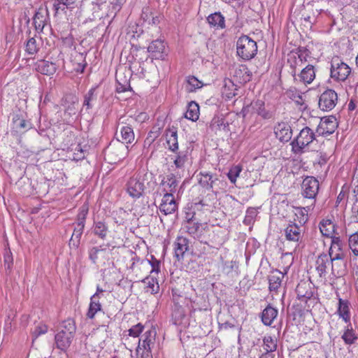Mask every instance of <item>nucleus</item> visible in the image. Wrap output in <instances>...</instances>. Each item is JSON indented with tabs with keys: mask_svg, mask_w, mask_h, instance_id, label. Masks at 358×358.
<instances>
[{
	"mask_svg": "<svg viewBox=\"0 0 358 358\" xmlns=\"http://www.w3.org/2000/svg\"><path fill=\"white\" fill-rule=\"evenodd\" d=\"M76 331L75 321L71 318L63 321L60 324L59 331L55 335L57 348L66 350L71 345Z\"/></svg>",
	"mask_w": 358,
	"mask_h": 358,
	"instance_id": "f257e3e1",
	"label": "nucleus"
},
{
	"mask_svg": "<svg viewBox=\"0 0 358 358\" xmlns=\"http://www.w3.org/2000/svg\"><path fill=\"white\" fill-rule=\"evenodd\" d=\"M113 246L111 248L107 243L99 246H94L88 250L89 259L98 266H104L112 262L117 255Z\"/></svg>",
	"mask_w": 358,
	"mask_h": 358,
	"instance_id": "f03ea898",
	"label": "nucleus"
},
{
	"mask_svg": "<svg viewBox=\"0 0 358 358\" xmlns=\"http://www.w3.org/2000/svg\"><path fill=\"white\" fill-rule=\"evenodd\" d=\"M157 336L155 328L151 327L145 331L138 338V346L136 350L137 358H152V348H153Z\"/></svg>",
	"mask_w": 358,
	"mask_h": 358,
	"instance_id": "7ed1b4c3",
	"label": "nucleus"
},
{
	"mask_svg": "<svg viewBox=\"0 0 358 358\" xmlns=\"http://www.w3.org/2000/svg\"><path fill=\"white\" fill-rule=\"evenodd\" d=\"M315 140V134L308 127L302 129L297 136L292 141V150L296 155H301L308 150V148Z\"/></svg>",
	"mask_w": 358,
	"mask_h": 358,
	"instance_id": "20e7f679",
	"label": "nucleus"
},
{
	"mask_svg": "<svg viewBox=\"0 0 358 358\" xmlns=\"http://www.w3.org/2000/svg\"><path fill=\"white\" fill-rule=\"evenodd\" d=\"M236 53L243 60L252 59L257 53V42L247 35H242L236 41Z\"/></svg>",
	"mask_w": 358,
	"mask_h": 358,
	"instance_id": "39448f33",
	"label": "nucleus"
},
{
	"mask_svg": "<svg viewBox=\"0 0 358 358\" xmlns=\"http://www.w3.org/2000/svg\"><path fill=\"white\" fill-rule=\"evenodd\" d=\"M160 262L153 256L151 260H143L134 264L132 271L138 280L143 278L148 273L158 274L159 271Z\"/></svg>",
	"mask_w": 358,
	"mask_h": 358,
	"instance_id": "423d86ee",
	"label": "nucleus"
},
{
	"mask_svg": "<svg viewBox=\"0 0 358 358\" xmlns=\"http://www.w3.org/2000/svg\"><path fill=\"white\" fill-rule=\"evenodd\" d=\"M351 69L342 62L339 57L332 59L331 64V77L338 81H345L349 76Z\"/></svg>",
	"mask_w": 358,
	"mask_h": 358,
	"instance_id": "0eeeda50",
	"label": "nucleus"
},
{
	"mask_svg": "<svg viewBox=\"0 0 358 358\" xmlns=\"http://www.w3.org/2000/svg\"><path fill=\"white\" fill-rule=\"evenodd\" d=\"M241 113L243 117L257 113L265 120L271 119L273 116L272 113L265 108L264 102L259 99L243 106Z\"/></svg>",
	"mask_w": 358,
	"mask_h": 358,
	"instance_id": "6e6552de",
	"label": "nucleus"
},
{
	"mask_svg": "<svg viewBox=\"0 0 358 358\" xmlns=\"http://www.w3.org/2000/svg\"><path fill=\"white\" fill-rule=\"evenodd\" d=\"M301 190L302 195L305 198L309 199L311 203L313 201L315 202V196L317 194L319 190L318 180L313 176L306 177L303 180L301 185Z\"/></svg>",
	"mask_w": 358,
	"mask_h": 358,
	"instance_id": "1a4fd4ad",
	"label": "nucleus"
},
{
	"mask_svg": "<svg viewBox=\"0 0 358 358\" xmlns=\"http://www.w3.org/2000/svg\"><path fill=\"white\" fill-rule=\"evenodd\" d=\"M337 101V93L333 90L328 89L320 96L319 108L323 111H330L336 106Z\"/></svg>",
	"mask_w": 358,
	"mask_h": 358,
	"instance_id": "9d476101",
	"label": "nucleus"
},
{
	"mask_svg": "<svg viewBox=\"0 0 358 358\" xmlns=\"http://www.w3.org/2000/svg\"><path fill=\"white\" fill-rule=\"evenodd\" d=\"M338 127L337 120L334 116L322 118L317 127L316 132L319 135L329 136L332 134Z\"/></svg>",
	"mask_w": 358,
	"mask_h": 358,
	"instance_id": "9b49d317",
	"label": "nucleus"
},
{
	"mask_svg": "<svg viewBox=\"0 0 358 358\" xmlns=\"http://www.w3.org/2000/svg\"><path fill=\"white\" fill-rule=\"evenodd\" d=\"M108 236L112 238L111 241H108L107 244L112 248L113 246H117L114 248V251L119 254L118 250L124 246L125 238V234L119 225H117L116 229L109 231Z\"/></svg>",
	"mask_w": 358,
	"mask_h": 358,
	"instance_id": "f8f14e48",
	"label": "nucleus"
},
{
	"mask_svg": "<svg viewBox=\"0 0 358 358\" xmlns=\"http://www.w3.org/2000/svg\"><path fill=\"white\" fill-rule=\"evenodd\" d=\"M118 128L120 129V134L116 132V136L117 141H121V144L131 143L135 140V135L131 126L128 124L126 125L118 123Z\"/></svg>",
	"mask_w": 358,
	"mask_h": 358,
	"instance_id": "ddd939ff",
	"label": "nucleus"
},
{
	"mask_svg": "<svg viewBox=\"0 0 358 358\" xmlns=\"http://www.w3.org/2000/svg\"><path fill=\"white\" fill-rule=\"evenodd\" d=\"M296 292L298 299L304 303H307L313 296V289L307 281L302 280L296 286Z\"/></svg>",
	"mask_w": 358,
	"mask_h": 358,
	"instance_id": "4468645a",
	"label": "nucleus"
},
{
	"mask_svg": "<svg viewBox=\"0 0 358 358\" xmlns=\"http://www.w3.org/2000/svg\"><path fill=\"white\" fill-rule=\"evenodd\" d=\"M329 257L331 262L343 260L345 255L342 248V243L340 238H336L331 241V246L329 251Z\"/></svg>",
	"mask_w": 358,
	"mask_h": 358,
	"instance_id": "2eb2a0df",
	"label": "nucleus"
},
{
	"mask_svg": "<svg viewBox=\"0 0 358 358\" xmlns=\"http://www.w3.org/2000/svg\"><path fill=\"white\" fill-rule=\"evenodd\" d=\"M179 182V178L175 174L169 173L164 177L160 185L163 187L164 193L173 194L178 190Z\"/></svg>",
	"mask_w": 358,
	"mask_h": 358,
	"instance_id": "dca6fc26",
	"label": "nucleus"
},
{
	"mask_svg": "<svg viewBox=\"0 0 358 358\" xmlns=\"http://www.w3.org/2000/svg\"><path fill=\"white\" fill-rule=\"evenodd\" d=\"M274 133L277 138L281 142H288L292 136V130L287 122H279L274 127Z\"/></svg>",
	"mask_w": 358,
	"mask_h": 358,
	"instance_id": "f3484780",
	"label": "nucleus"
},
{
	"mask_svg": "<svg viewBox=\"0 0 358 358\" xmlns=\"http://www.w3.org/2000/svg\"><path fill=\"white\" fill-rule=\"evenodd\" d=\"M127 149L128 148L124 145L117 143L116 144H110L106 152L110 159L116 162L124 158V154Z\"/></svg>",
	"mask_w": 358,
	"mask_h": 358,
	"instance_id": "a211bd4d",
	"label": "nucleus"
},
{
	"mask_svg": "<svg viewBox=\"0 0 358 358\" xmlns=\"http://www.w3.org/2000/svg\"><path fill=\"white\" fill-rule=\"evenodd\" d=\"M199 182L201 186L206 189H212L217 182L221 185V188H224L227 185L226 182L220 180L217 178H214L213 174L209 172L201 173Z\"/></svg>",
	"mask_w": 358,
	"mask_h": 358,
	"instance_id": "6ab92c4d",
	"label": "nucleus"
},
{
	"mask_svg": "<svg viewBox=\"0 0 358 358\" xmlns=\"http://www.w3.org/2000/svg\"><path fill=\"white\" fill-rule=\"evenodd\" d=\"M331 264V259L328 255L321 254L315 261V270L320 278H326L328 268Z\"/></svg>",
	"mask_w": 358,
	"mask_h": 358,
	"instance_id": "aec40b11",
	"label": "nucleus"
},
{
	"mask_svg": "<svg viewBox=\"0 0 358 358\" xmlns=\"http://www.w3.org/2000/svg\"><path fill=\"white\" fill-rule=\"evenodd\" d=\"M57 67L56 63L45 59L38 60L35 64L36 71L45 76H52L57 71Z\"/></svg>",
	"mask_w": 358,
	"mask_h": 358,
	"instance_id": "412c9836",
	"label": "nucleus"
},
{
	"mask_svg": "<svg viewBox=\"0 0 358 358\" xmlns=\"http://www.w3.org/2000/svg\"><path fill=\"white\" fill-rule=\"evenodd\" d=\"M127 191L133 198H139L144 190V185L139 179L131 178L127 185Z\"/></svg>",
	"mask_w": 358,
	"mask_h": 358,
	"instance_id": "4be33fe9",
	"label": "nucleus"
},
{
	"mask_svg": "<svg viewBox=\"0 0 358 358\" xmlns=\"http://www.w3.org/2000/svg\"><path fill=\"white\" fill-rule=\"evenodd\" d=\"M188 249V240L183 236H178L174 243V254L177 260L180 261L182 259Z\"/></svg>",
	"mask_w": 358,
	"mask_h": 358,
	"instance_id": "5701e85b",
	"label": "nucleus"
},
{
	"mask_svg": "<svg viewBox=\"0 0 358 358\" xmlns=\"http://www.w3.org/2000/svg\"><path fill=\"white\" fill-rule=\"evenodd\" d=\"M350 302L347 299H338L337 314L342 318L345 323L350 322L351 314L350 309Z\"/></svg>",
	"mask_w": 358,
	"mask_h": 358,
	"instance_id": "b1692460",
	"label": "nucleus"
},
{
	"mask_svg": "<svg viewBox=\"0 0 358 358\" xmlns=\"http://www.w3.org/2000/svg\"><path fill=\"white\" fill-rule=\"evenodd\" d=\"M166 141L169 149L172 152H176L178 150V131L176 128H169L165 131Z\"/></svg>",
	"mask_w": 358,
	"mask_h": 358,
	"instance_id": "393cba45",
	"label": "nucleus"
},
{
	"mask_svg": "<svg viewBox=\"0 0 358 358\" xmlns=\"http://www.w3.org/2000/svg\"><path fill=\"white\" fill-rule=\"evenodd\" d=\"M284 278V273L279 270L273 271L268 276L269 289L277 291L280 287Z\"/></svg>",
	"mask_w": 358,
	"mask_h": 358,
	"instance_id": "a878e982",
	"label": "nucleus"
},
{
	"mask_svg": "<svg viewBox=\"0 0 358 358\" xmlns=\"http://www.w3.org/2000/svg\"><path fill=\"white\" fill-rule=\"evenodd\" d=\"M299 80L304 84H310L315 78V69L314 66L308 64L304 67L299 74Z\"/></svg>",
	"mask_w": 358,
	"mask_h": 358,
	"instance_id": "bb28decb",
	"label": "nucleus"
},
{
	"mask_svg": "<svg viewBox=\"0 0 358 358\" xmlns=\"http://www.w3.org/2000/svg\"><path fill=\"white\" fill-rule=\"evenodd\" d=\"M158 274H151L150 276L143 279L145 285V292L150 294H157L159 291V285L157 279Z\"/></svg>",
	"mask_w": 358,
	"mask_h": 358,
	"instance_id": "cd10ccee",
	"label": "nucleus"
},
{
	"mask_svg": "<svg viewBox=\"0 0 358 358\" xmlns=\"http://www.w3.org/2000/svg\"><path fill=\"white\" fill-rule=\"evenodd\" d=\"M315 205V201H313L310 205L306 207H298L295 209V215L296 219H294L295 222H298L299 224H306L308 221V211Z\"/></svg>",
	"mask_w": 358,
	"mask_h": 358,
	"instance_id": "c85d7f7f",
	"label": "nucleus"
},
{
	"mask_svg": "<svg viewBox=\"0 0 358 358\" xmlns=\"http://www.w3.org/2000/svg\"><path fill=\"white\" fill-rule=\"evenodd\" d=\"M278 311L271 306H266L262 313V321L266 325L270 326L276 318Z\"/></svg>",
	"mask_w": 358,
	"mask_h": 358,
	"instance_id": "c756f323",
	"label": "nucleus"
},
{
	"mask_svg": "<svg viewBox=\"0 0 358 358\" xmlns=\"http://www.w3.org/2000/svg\"><path fill=\"white\" fill-rule=\"evenodd\" d=\"M78 104V100L76 99V101H71L67 106H66V108L63 115V120L69 124L73 120V117H75L78 112V108L76 106Z\"/></svg>",
	"mask_w": 358,
	"mask_h": 358,
	"instance_id": "7c9ffc66",
	"label": "nucleus"
},
{
	"mask_svg": "<svg viewBox=\"0 0 358 358\" xmlns=\"http://www.w3.org/2000/svg\"><path fill=\"white\" fill-rule=\"evenodd\" d=\"M165 44L161 40L153 41L148 46V50L156 57H162L165 52Z\"/></svg>",
	"mask_w": 358,
	"mask_h": 358,
	"instance_id": "2f4dec72",
	"label": "nucleus"
},
{
	"mask_svg": "<svg viewBox=\"0 0 358 358\" xmlns=\"http://www.w3.org/2000/svg\"><path fill=\"white\" fill-rule=\"evenodd\" d=\"M101 310V304L99 299H97V293L93 294L90 299V303L87 313V317L93 319L95 315Z\"/></svg>",
	"mask_w": 358,
	"mask_h": 358,
	"instance_id": "473e14b6",
	"label": "nucleus"
},
{
	"mask_svg": "<svg viewBox=\"0 0 358 358\" xmlns=\"http://www.w3.org/2000/svg\"><path fill=\"white\" fill-rule=\"evenodd\" d=\"M341 338L344 341L345 344L349 345L355 343V342L357 341L358 336L356 334L355 331L353 329L350 322L344 330Z\"/></svg>",
	"mask_w": 358,
	"mask_h": 358,
	"instance_id": "72a5a7b5",
	"label": "nucleus"
},
{
	"mask_svg": "<svg viewBox=\"0 0 358 358\" xmlns=\"http://www.w3.org/2000/svg\"><path fill=\"white\" fill-rule=\"evenodd\" d=\"M162 128L163 125L159 123L155 124L148 134V136L144 141V145H151V144L160 136Z\"/></svg>",
	"mask_w": 358,
	"mask_h": 358,
	"instance_id": "f704fd0d",
	"label": "nucleus"
},
{
	"mask_svg": "<svg viewBox=\"0 0 358 358\" xmlns=\"http://www.w3.org/2000/svg\"><path fill=\"white\" fill-rule=\"evenodd\" d=\"M287 97L293 100L295 103L300 106V109L303 110L306 108L304 106V99L302 94L299 92L296 88H290L286 92Z\"/></svg>",
	"mask_w": 358,
	"mask_h": 358,
	"instance_id": "c9c22d12",
	"label": "nucleus"
},
{
	"mask_svg": "<svg viewBox=\"0 0 358 358\" xmlns=\"http://www.w3.org/2000/svg\"><path fill=\"white\" fill-rule=\"evenodd\" d=\"M47 15L44 13L42 9H38L36 13L33 18V23L37 31H42L45 23H46Z\"/></svg>",
	"mask_w": 358,
	"mask_h": 358,
	"instance_id": "e433bc0d",
	"label": "nucleus"
},
{
	"mask_svg": "<svg viewBox=\"0 0 358 358\" xmlns=\"http://www.w3.org/2000/svg\"><path fill=\"white\" fill-rule=\"evenodd\" d=\"M199 117V106L195 101H191L187 106L185 117L192 121H196Z\"/></svg>",
	"mask_w": 358,
	"mask_h": 358,
	"instance_id": "4c0bfd02",
	"label": "nucleus"
},
{
	"mask_svg": "<svg viewBox=\"0 0 358 358\" xmlns=\"http://www.w3.org/2000/svg\"><path fill=\"white\" fill-rule=\"evenodd\" d=\"M338 225H320V230L323 236L330 238L331 241L340 238L337 231Z\"/></svg>",
	"mask_w": 358,
	"mask_h": 358,
	"instance_id": "58836bf2",
	"label": "nucleus"
},
{
	"mask_svg": "<svg viewBox=\"0 0 358 358\" xmlns=\"http://www.w3.org/2000/svg\"><path fill=\"white\" fill-rule=\"evenodd\" d=\"M301 230L299 225H288L285 229V236L287 240L298 241L301 236Z\"/></svg>",
	"mask_w": 358,
	"mask_h": 358,
	"instance_id": "ea45409f",
	"label": "nucleus"
},
{
	"mask_svg": "<svg viewBox=\"0 0 358 358\" xmlns=\"http://www.w3.org/2000/svg\"><path fill=\"white\" fill-rule=\"evenodd\" d=\"M144 325L140 322L133 325L130 329H128V334L124 335V339L125 341H127L129 339V336L133 338H140L144 330Z\"/></svg>",
	"mask_w": 358,
	"mask_h": 358,
	"instance_id": "a19ab883",
	"label": "nucleus"
},
{
	"mask_svg": "<svg viewBox=\"0 0 358 358\" xmlns=\"http://www.w3.org/2000/svg\"><path fill=\"white\" fill-rule=\"evenodd\" d=\"M263 349L264 351L275 352L277 349V340L271 336H265L263 338Z\"/></svg>",
	"mask_w": 358,
	"mask_h": 358,
	"instance_id": "79ce46f5",
	"label": "nucleus"
},
{
	"mask_svg": "<svg viewBox=\"0 0 358 358\" xmlns=\"http://www.w3.org/2000/svg\"><path fill=\"white\" fill-rule=\"evenodd\" d=\"M208 22L214 27L223 28L224 27V18L220 13L210 15L207 18Z\"/></svg>",
	"mask_w": 358,
	"mask_h": 358,
	"instance_id": "37998d69",
	"label": "nucleus"
},
{
	"mask_svg": "<svg viewBox=\"0 0 358 358\" xmlns=\"http://www.w3.org/2000/svg\"><path fill=\"white\" fill-rule=\"evenodd\" d=\"M203 86L202 83L194 76L187 78L186 84V90L189 92H194L196 90Z\"/></svg>",
	"mask_w": 358,
	"mask_h": 358,
	"instance_id": "c03bdc74",
	"label": "nucleus"
},
{
	"mask_svg": "<svg viewBox=\"0 0 358 358\" xmlns=\"http://www.w3.org/2000/svg\"><path fill=\"white\" fill-rule=\"evenodd\" d=\"M52 7L55 12V15L59 13H66L67 9L72 8L71 6L67 4V3L64 1L52 0Z\"/></svg>",
	"mask_w": 358,
	"mask_h": 358,
	"instance_id": "a18cd8bd",
	"label": "nucleus"
},
{
	"mask_svg": "<svg viewBox=\"0 0 358 358\" xmlns=\"http://www.w3.org/2000/svg\"><path fill=\"white\" fill-rule=\"evenodd\" d=\"M188 152L187 150L180 151L176 159H174V164L177 169H181L185 166V163L188 159Z\"/></svg>",
	"mask_w": 358,
	"mask_h": 358,
	"instance_id": "49530a36",
	"label": "nucleus"
},
{
	"mask_svg": "<svg viewBox=\"0 0 358 358\" xmlns=\"http://www.w3.org/2000/svg\"><path fill=\"white\" fill-rule=\"evenodd\" d=\"M258 211L255 208H250L246 211V215L244 219V224H252L255 222H259Z\"/></svg>",
	"mask_w": 358,
	"mask_h": 358,
	"instance_id": "de8ad7c7",
	"label": "nucleus"
},
{
	"mask_svg": "<svg viewBox=\"0 0 358 358\" xmlns=\"http://www.w3.org/2000/svg\"><path fill=\"white\" fill-rule=\"evenodd\" d=\"M13 123L18 131H27L31 128V123L20 117L14 118Z\"/></svg>",
	"mask_w": 358,
	"mask_h": 358,
	"instance_id": "09e8293b",
	"label": "nucleus"
},
{
	"mask_svg": "<svg viewBox=\"0 0 358 358\" xmlns=\"http://www.w3.org/2000/svg\"><path fill=\"white\" fill-rule=\"evenodd\" d=\"M340 261H341V262H339V263L336 262V261L334 262H331V272L334 276L339 277V276L343 275L345 273V264H344L343 260H340Z\"/></svg>",
	"mask_w": 358,
	"mask_h": 358,
	"instance_id": "8fccbe9b",
	"label": "nucleus"
},
{
	"mask_svg": "<svg viewBox=\"0 0 358 358\" xmlns=\"http://www.w3.org/2000/svg\"><path fill=\"white\" fill-rule=\"evenodd\" d=\"M242 171V167L240 165L232 166L227 173L228 178L231 183L235 184L237 178Z\"/></svg>",
	"mask_w": 358,
	"mask_h": 358,
	"instance_id": "3c124183",
	"label": "nucleus"
},
{
	"mask_svg": "<svg viewBox=\"0 0 358 358\" xmlns=\"http://www.w3.org/2000/svg\"><path fill=\"white\" fill-rule=\"evenodd\" d=\"M122 78L120 76L116 75V81H117V87L116 90L117 92H124L127 91L131 87L129 81L127 79H124L122 82H121Z\"/></svg>",
	"mask_w": 358,
	"mask_h": 358,
	"instance_id": "603ef678",
	"label": "nucleus"
},
{
	"mask_svg": "<svg viewBox=\"0 0 358 358\" xmlns=\"http://www.w3.org/2000/svg\"><path fill=\"white\" fill-rule=\"evenodd\" d=\"M96 99V96L95 94V88H92L85 95L83 106H86L87 109L92 108V105L91 102L94 101Z\"/></svg>",
	"mask_w": 358,
	"mask_h": 358,
	"instance_id": "864d4df0",
	"label": "nucleus"
},
{
	"mask_svg": "<svg viewBox=\"0 0 358 358\" xmlns=\"http://www.w3.org/2000/svg\"><path fill=\"white\" fill-rule=\"evenodd\" d=\"M349 247L355 256H358V231L349 238Z\"/></svg>",
	"mask_w": 358,
	"mask_h": 358,
	"instance_id": "5fc2aeb1",
	"label": "nucleus"
},
{
	"mask_svg": "<svg viewBox=\"0 0 358 358\" xmlns=\"http://www.w3.org/2000/svg\"><path fill=\"white\" fill-rule=\"evenodd\" d=\"M39 50L38 45L36 43V40L34 38H30L26 43V52L29 55H34Z\"/></svg>",
	"mask_w": 358,
	"mask_h": 358,
	"instance_id": "6e6d98bb",
	"label": "nucleus"
},
{
	"mask_svg": "<svg viewBox=\"0 0 358 358\" xmlns=\"http://www.w3.org/2000/svg\"><path fill=\"white\" fill-rule=\"evenodd\" d=\"M172 317L175 324H181L183 319L185 317L184 310L180 307L177 308L176 309L174 310Z\"/></svg>",
	"mask_w": 358,
	"mask_h": 358,
	"instance_id": "4d7b16f0",
	"label": "nucleus"
},
{
	"mask_svg": "<svg viewBox=\"0 0 358 358\" xmlns=\"http://www.w3.org/2000/svg\"><path fill=\"white\" fill-rule=\"evenodd\" d=\"M177 209L176 203H161L159 206L160 212L164 215L174 213Z\"/></svg>",
	"mask_w": 358,
	"mask_h": 358,
	"instance_id": "13d9d810",
	"label": "nucleus"
},
{
	"mask_svg": "<svg viewBox=\"0 0 358 358\" xmlns=\"http://www.w3.org/2000/svg\"><path fill=\"white\" fill-rule=\"evenodd\" d=\"M95 235L101 238H105L109 234V231L106 225H95L93 229Z\"/></svg>",
	"mask_w": 358,
	"mask_h": 358,
	"instance_id": "bf43d9fd",
	"label": "nucleus"
},
{
	"mask_svg": "<svg viewBox=\"0 0 358 358\" xmlns=\"http://www.w3.org/2000/svg\"><path fill=\"white\" fill-rule=\"evenodd\" d=\"M48 330V327L45 324H39L36 328L35 330L33 332V335L35 337H38L42 334H45L47 333Z\"/></svg>",
	"mask_w": 358,
	"mask_h": 358,
	"instance_id": "052dcab7",
	"label": "nucleus"
},
{
	"mask_svg": "<svg viewBox=\"0 0 358 358\" xmlns=\"http://www.w3.org/2000/svg\"><path fill=\"white\" fill-rule=\"evenodd\" d=\"M199 229V225H186L185 229L184 230L189 233L194 238H199V236L198 234V231Z\"/></svg>",
	"mask_w": 358,
	"mask_h": 358,
	"instance_id": "680f3d73",
	"label": "nucleus"
},
{
	"mask_svg": "<svg viewBox=\"0 0 358 358\" xmlns=\"http://www.w3.org/2000/svg\"><path fill=\"white\" fill-rule=\"evenodd\" d=\"M308 55L307 50L306 49L304 50H299V54H298V58L295 57V64L296 65H302L303 61H306V57Z\"/></svg>",
	"mask_w": 358,
	"mask_h": 358,
	"instance_id": "e2e57ef3",
	"label": "nucleus"
},
{
	"mask_svg": "<svg viewBox=\"0 0 358 358\" xmlns=\"http://www.w3.org/2000/svg\"><path fill=\"white\" fill-rule=\"evenodd\" d=\"M84 225H77V227H76L73 230L71 240L75 238L78 240V242H79L80 238L83 232Z\"/></svg>",
	"mask_w": 358,
	"mask_h": 358,
	"instance_id": "0e129e2a",
	"label": "nucleus"
},
{
	"mask_svg": "<svg viewBox=\"0 0 358 358\" xmlns=\"http://www.w3.org/2000/svg\"><path fill=\"white\" fill-rule=\"evenodd\" d=\"M176 203L173 194L171 193H164L161 203Z\"/></svg>",
	"mask_w": 358,
	"mask_h": 358,
	"instance_id": "69168bd1",
	"label": "nucleus"
},
{
	"mask_svg": "<svg viewBox=\"0 0 358 358\" xmlns=\"http://www.w3.org/2000/svg\"><path fill=\"white\" fill-rule=\"evenodd\" d=\"M87 208L83 207L81 210L80 211L79 214L78 215V224H83V222L85 220L86 215L87 214Z\"/></svg>",
	"mask_w": 358,
	"mask_h": 358,
	"instance_id": "338daca9",
	"label": "nucleus"
},
{
	"mask_svg": "<svg viewBox=\"0 0 358 358\" xmlns=\"http://www.w3.org/2000/svg\"><path fill=\"white\" fill-rule=\"evenodd\" d=\"M224 124V121L222 119H220L219 117L213 118L212 120L210 127L213 129H217L220 128V125Z\"/></svg>",
	"mask_w": 358,
	"mask_h": 358,
	"instance_id": "774afa93",
	"label": "nucleus"
}]
</instances>
